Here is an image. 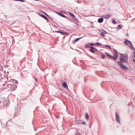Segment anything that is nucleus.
<instances>
[{"instance_id": "nucleus-17", "label": "nucleus", "mask_w": 135, "mask_h": 135, "mask_svg": "<svg viewBox=\"0 0 135 135\" xmlns=\"http://www.w3.org/2000/svg\"><path fill=\"white\" fill-rule=\"evenodd\" d=\"M90 47V44H89V43L86 44L85 46V47L86 48Z\"/></svg>"}, {"instance_id": "nucleus-18", "label": "nucleus", "mask_w": 135, "mask_h": 135, "mask_svg": "<svg viewBox=\"0 0 135 135\" xmlns=\"http://www.w3.org/2000/svg\"><path fill=\"white\" fill-rule=\"evenodd\" d=\"M92 47H90V51L92 53H94L95 52V50L91 48Z\"/></svg>"}, {"instance_id": "nucleus-24", "label": "nucleus", "mask_w": 135, "mask_h": 135, "mask_svg": "<svg viewBox=\"0 0 135 135\" xmlns=\"http://www.w3.org/2000/svg\"><path fill=\"white\" fill-rule=\"evenodd\" d=\"M105 57V55L102 54V57L103 59H104Z\"/></svg>"}, {"instance_id": "nucleus-14", "label": "nucleus", "mask_w": 135, "mask_h": 135, "mask_svg": "<svg viewBox=\"0 0 135 135\" xmlns=\"http://www.w3.org/2000/svg\"><path fill=\"white\" fill-rule=\"evenodd\" d=\"M68 12L69 15H70V16L71 17H72L73 18H75V16L73 14L70 12Z\"/></svg>"}, {"instance_id": "nucleus-19", "label": "nucleus", "mask_w": 135, "mask_h": 135, "mask_svg": "<svg viewBox=\"0 0 135 135\" xmlns=\"http://www.w3.org/2000/svg\"><path fill=\"white\" fill-rule=\"evenodd\" d=\"M127 60L128 59V56L127 55H125L124 56H123Z\"/></svg>"}, {"instance_id": "nucleus-37", "label": "nucleus", "mask_w": 135, "mask_h": 135, "mask_svg": "<svg viewBox=\"0 0 135 135\" xmlns=\"http://www.w3.org/2000/svg\"><path fill=\"white\" fill-rule=\"evenodd\" d=\"M42 13H44V14H45V15H47V16H48V15H47V14H46V13H45L44 12H42Z\"/></svg>"}, {"instance_id": "nucleus-6", "label": "nucleus", "mask_w": 135, "mask_h": 135, "mask_svg": "<svg viewBox=\"0 0 135 135\" xmlns=\"http://www.w3.org/2000/svg\"><path fill=\"white\" fill-rule=\"evenodd\" d=\"M118 55V54L117 53L114 54L113 59L114 60H116L117 59Z\"/></svg>"}, {"instance_id": "nucleus-1", "label": "nucleus", "mask_w": 135, "mask_h": 135, "mask_svg": "<svg viewBox=\"0 0 135 135\" xmlns=\"http://www.w3.org/2000/svg\"><path fill=\"white\" fill-rule=\"evenodd\" d=\"M124 44L126 45H129L130 48L133 50H135V49L133 46L132 42L129 40L126 39L124 41Z\"/></svg>"}, {"instance_id": "nucleus-28", "label": "nucleus", "mask_w": 135, "mask_h": 135, "mask_svg": "<svg viewBox=\"0 0 135 135\" xmlns=\"http://www.w3.org/2000/svg\"><path fill=\"white\" fill-rule=\"evenodd\" d=\"M118 28H120V29H121L122 27V26L120 25H118Z\"/></svg>"}, {"instance_id": "nucleus-10", "label": "nucleus", "mask_w": 135, "mask_h": 135, "mask_svg": "<svg viewBox=\"0 0 135 135\" xmlns=\"http://www.w3.org/2000/svg\"><path fill=\"white\" fill-rule=\"evenodd\" d=\"M39 15H40L41 17L44 18L45 20H49L47 17L46 16H45V15L40 13H39Z\"/></svg>"}, {"instance_id": "nucleus-3", "label": "nucleus", "mask_w": 135, "mask_h": 135, "mask_svg": "<svg viewBox=\"0 0 135 135\" xmlns=\"http://www.w3.org/2000/svg\"><path fill=\"white\" fill-rule=\"evenodd\" d=\"M120 61H118V63H123V62H127L125 59L122 57L120 56Z\"/></svg>"}, {"instance_id": "nucleus-11", "label": "nucleus", "mask_w": 135, "mask_h": 135, "mask_svg": "<svg viewBox=\"0 0 135 135\" xmlns=\"http://www.w3.org/2000/svg\"><path fill=\"white\" fill-rule=\"evenodd\" d=\"M57 14L58 15L61 16L65 18H68L66 16H64L63 15V13H57Z\"/></svg>"}, {"instance_id": "nucleus-22", "label": "nucleus", "mask_w": 135, "mask_h": 135, "mask_svg": "<svg viewBox=\"0 0 135 135\" xmlns=\"http://www.w3.org/2000/svg\"><path fill=\"white\" fill-rule=\"evenodd\" d=\"M69 35V34L67 32H64L62 35Z\"/></svg>"}, {"instance_id": "nucleus-30", "label": "nucleus", "mask_w": 135, "mask_h": 135, "mask_svg": "<svg viewBox=\"0 0 135 135\" xmlns=\"http://www.w3.org/2000/svg\"><path fill=\"white\" fill-rule=\"evenodd\" d=\"M114 51L115 53H117V51L115 49L114 50Z\"/></svg>"}, {"instance_id": "nucleus-27", "label": "nucleus", "mask_w": 135, "mask_h": 135, "mask_svg": "<svg viewBox=\"0 0 135 135\" xmlns=\"http://www.w3.org/2000/svg\"><path fill=\"white\" fill-rule=\"evenodd\" d=\"M95 45H101V44L100 43H96L95 44Z\"/></svg>"}, {"instance_id": "nucleus-34", "label": "nucleus", "mask_w": 135, "mask_h": 135, "mask_svg": "<svg viewBox=\"0 0 135 135\" xmlns=\"http://www.w3.org/2000/svg\"><path fill=\"white\" fill-rule=\"evenodd\" d=\"M73 18L74 19V20H75L76 21H78V20H77V18H76L75 17V18Z\"/></svg>"}, {"instance_id": "nucleus-41", "label": "nucleus", "mask_w": 135, "mask_h": 135, "mask_svg": "<svg viewBox=\"0 0 135 135\" xmlns=\"http://www.w3.org/2000/svg\"><path fill=\"white\" fill-rule=\"evenodd\" d=\"M120 55H121L122 56V54H120Z\"/></svg>"}, {"instance_id": "nucleus-13", "label": "nucleus", "mask_w": 135, "mask_h": 135, "mask_svg": "<svg viewBox=\"0 0 135 135\" xmlns=\"http://www.w3.org/2000/svg\"><path fill=\"white\" fill-rule=\"evenodd\" d=\"M103 21V18H99L98 20V22L99 23H102Z\"/></svg>"}, {"instance_id": "nucleus-32", "label": "nucleus", "mask_w": 135, "mask_h": 135, "mask_svg": "<svg viewBox=\"0 0 135 135\" xmlns=\"http://www.w3.org/2000/svg\"><path fill=\"white\" fill-rule=\"evenodd\" d=\"M82 124H84V125H86V123L85 122H82Z\"/></svg>"}, {"instance_id": "nucleus-39", "label": "nucleus", "mask_w": 135, "mask_h": 135, "mask_svg": "<svg viewBox=\"0 0 135 135\" xmlns=\"http://www.w3.org/2000/svg\"><path fill=\"white\" fill-rule=\"evenodd\" d=\"M134 57L135 58V51L134 52Z\"/></svg>"}, {"instance_id": "nucleus-25", "label": "nucleus", "mask_w": 135, "mask_h": 135, "mask_svg": "<svg viewBox=\"0 0 135 135\" xmlns=\"http://www.w3.org/2000/svg\"><path fill=\"white\" fill-rule=\"evenodd\" d=\"M113 23L114 24H115L116 23H117V22L115 20H113Z\"/></svg>"}, {"instance_id": "nucleus-16", "label": "nucleus", "mask_w": 135, "mask_h": 135, "mask_svg": "<svg viewBox=\"0 0 135 135\" xmlns=\"http://www.w3.org/2000/svg\"><path fill=\"white\" fill-rule=\"evenodd\" d=\"M75 135H81L80 133H79V132L78 131H77L75 132Z\"/></svg>"}, {"instance_id": "nucleus-42", "label": "nucleus", "mask_w": 135, "mask_h": 135, "mask_svg": "<svg viewBox=\"0 0 135 135\" xmlns=\"http://www.w3.org/2000/svg\"><path fill=\"white\" fill-rule=\"evenodd\" d=\"M1 102H0V103H1Z\"/></svg>"}, {"instance_id": "nucleus-35", "label": "nucleus", "mask_w": 135, "mask_h": 135, "mask_svg": "<svg viewBox=\"0 0 135 135\" xmlns=\"http://www.w3.org/2000/svg\"><path fill=\"white\" fill-rule=\"evenodd\" d=\"M105 53L108 56H109L110 55V54H108V53Z\"/></svg>"}, {"instance_id": "nucleus-5", "label": "nucleus", "mask_w": 135, "mask_h": 135, "mask_svg": "<svg viewBox=\"0 0 135 135\" xmlns=\"http://www.w3.org/2000/svg\"><path fill=\"white\" fill-rule=\"evenodd\" d=\"M115 116H116V120L117 122L119 123H120V117L119 115H117V113L115 114Z\"/></svg>"}, {"instance_id": "nucleus-12", "label": "nucleus", "mask_w": 135, "mask_h": 135, "mask_svg": "<svg viewBox=\"0 0 135 135\" xmlns=\"http://www.w3.org/2000/svg\"><path fill=\"white\" fill-rule=\"evenodd\" d=\"M63 86L65 88H67L68 85L65 82H63L62 84Z\"/></svg>"}, {"instance_id": "nucleus-31", "label": "nucleus", "mask_w": 135, "mask_h": 135, "mask_svg": "<svg viewBox=\"0 0 135 135\" xmlns=\"http://www.w3.org/2000/svg\"><path fill=\"white\" fill-rule=\"evenodd\" d=\"M89 44H90V46H93L94 45V44L93 43H89Z\"/></svg>"}, {"instance_id": "nucleus-4", "label": "nucleus", "mask_w": 135, "mask_h": 135, "mask_svg": "<svg viewBox=\"0 0 135 135\" xmlns=\"http://www.w3.org/2000/svg\"><path fill=\"white\" fill-rule=\"evenodd\" d=\"M123 63H118L120 68L126 70L127 69V67L124 65L122 64Z\"/></svg>"}, {"instance_id": "nucleus-15", "label": "nucleus", "mask_w": 135, "mask_h": 135, "mask_svg": "<svg viewBox=\"0 0 135 135\" xmlns=\"http://www.w3.org/2000/svg\"><path fill=\"white\" fill-rule=\"evenodd\" d=\"M89 117L88 114L86 113L85 114V118L87 120H88V119Z\"/></svg>"}, {"instance_id": "nucleus-26", "label": "nucleus", "mask_w": 135, "mask_h": 135, "mask_svg": "<svg viewBox=\"0 0 135 135\" xmlns=\"http://www.w3.org/2000/svg\"><path fill=\"white\" fill-rule=\"evenodd\" d=\"M104 30H103L102 29H100L99 30V32H102L103 31H104Z\"/></svg>"}, {"instance_id": "nucleus-23", "label": "nucleus", "mask_w": 135, "mask_h": 135, "mask_svg": "<svg viewBox=\"0 0 135 135\" xmlns=\"http://www.w3.org/2000/svg\"><path fill=\"white\" fill-rule=\"evenodd\" d=\"M91 48L93 49L95 51H98V50L97 48L94 47H91Z\"/></svg>"}, {"instance_id": "nucleus-2", "label": "nucleus", "mask_w": 135, "mask_h": 135, "mask_svg": "<svg viewBox=\"0 0 135 135\" xmlns=\"http://www.w3.org/2000/svg\"><path fill=\"white\" fill-rule=\"evenodd\" d=\"M8 87L11 90L14 91L17 87L16 85L14 84H9L8 85Z\"/></svg>"}, {"instance_id": "nucleus-9", "label": "nucleus", "mask_w": 135, "mask_h": 135, "mask_svg": "<svg viewBox=\"0 0 135 135\" xmlns=\"http://www.w3.org/2000/svg\"><path fill=\"white\" fill-rule=\"evenodd\" d=\"M107 32L106 31H105L104 30V31H103L101 33L100 35L102 36H103L104 37L105 36L104 34H107Z\"/></svg>"}, {"instance_id": "nucleus-20", "label": "nucleus", "mask_w": 135, "mask_h": 135, "mask_svg": "<svg viewBox=\"0 0 135 135\" xmlns=\"http://www.w3.org/2000/svg\"><path fill=\"white\" fill-rule=\"evenodd\" d=\"M56 31L58 33H61L62 35H63V32L62 31Z\"/></svg>"}, {"instance_id": "nucleus-7", "label": "nucleus", "mask_w": 135, "mask_h": 135, "mask_svg": "<svg viewBox=\"0 0 135 135\" xmlns=\"http://www.w3.org/2000/svg\"><path fill=\"white\" fill-rule=\"evenodd\" d=\"M110 15L109 14H107L106 15H104L103 17L104 18L106 19H108L110 18Z\"/></svg>"}, {"instance_id": "nucleus-38", "label": "nucleus", "mask_w": 135, "mask_h": 135, "mask_svg": "<svg viewBox=\"0 0 135 135\" xmlns=\"http://www.w3.org/2000/svg\"><path fill=\"white\" fill-rule=\"evenodd\" d=\"M133 62H134V63H135V59H133Z\"/></svg>"}, {"instance_id": "nucleus-21", "label": "nucleus", "mask_w": 135, "mask_h": 135, "mask_svg": "<svg viewBox=\"0 0 135 135\" xmlns=\"http://www.w3.org/2000/svg\"><path fill=\"white\" fill-rule=\"evenodd\" d=\"M15 1H20L21 2H25V0H14Z\"/></svg>"}, {"instance_id": "nucleus-40", "label": "nucleus", "mask_w": 135, "mask_h": 135, "mask_svg": "<svg viewBox=\"0 0 135 135\" xmlns=\"http://www.w3.org/2000/svg\"><path fill=\"white\" fill-rule=\"evenodd\" d=\"M56 71H54V74H55V73H56Z\"/></svg>"}, {"instance_id": "nucleus-33", "label": "nucleus", "mask_w": 135, "mask_h": 135, "mask_svg": "<svg viewBox=\"0 0 135 135\" xmlns=\"http://www.w3.org/2000/svg\"><path fill=\"white\" fill-rule=\"evenodd\" d=\"M109 57L111 58H112L113 59L114 56H113L110 55Z\"/></svg>"}, {"instance_id": "nucleus-36", "label": "nucleus", "mask_w": 135, "mask_h": 135, "mask_svg": "<svg viewBox=\"0 0 135 135\" xmlns=\"http://www.w3.org/2000/svg\"><path fill=\"white\" fill-rule=\"evenodd\" d=\"M34 79L36 81H38L37 79L36 78L34 77Z\"/></svg>"}, {"instance_id": "nucleus-29", "label": "nucleus", "mask_w": 135, "mask_h": 135, "mask_svg": "<svg viewBox=\"0 0 135 135\" xmlns=\"http://www.w3.org/2000/svg\"><path fill=\"white\" fill-rule=\"evenodd\" d=\"M105 47H108L109 48H110V45H105Z\"/></svg>"}, {"instance_id": "nucleus-8", "label": "nucleus", "mask_w": 135, "mask_h": 135, "mask_svg": "<svg viewBox=\"0 0 135 135\" xmlns=\"http://www.w3.org/2000/svg\"><path fill=\"white\" fill-rule=\"evenodd\" d=\"M82 37H80V38H77L75 39L73 41V43L74 44L75 42L78 41L80 39L82 38Z\"/></svg>"}]
</instances>
